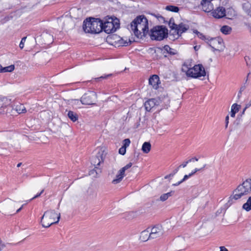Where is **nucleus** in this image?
I'll return each mask as SVG.
<instances>
[{
  "label": "nucleus",
  "instance_id": "nucleus-1",
  "mask_svg": "<svg viewBox=\"0 0 251 251\" xmlns=\"http://www.w3.org/2000/svg\"><path fill=\"white\" fill-rule=\"evenodd\" d=\"M131 29L138 38L142 39L148 32V22L143 15L137 16L130 24Z\"/></svg>",
  "mask_w": 251,
  "mask_h": 251
},
{
  "label": "nucleus",
  "instance_id": "nucleus-2",
  "mask_svg": "<svg viewBox=\"0 0 251 251\" xmlns=\"http://www.w3.org/2000/svg\"><path fill=\"white\" fill-rule=\"evenodd\" d=\"M102 20L90 17L83 21V29L85 33L98 34L102 31Z\"/></svg>",
  "mask_w": 251,
  "mask_h": 251
},
{
  "label": "nucleus",
  "instance_id": "nucleus-3",
  "mask_svg": "<svg viewBox=\"0 0 251 251\" xmlns=\"http://www.w3.org/2000/svg\"><path fill=\"white\" fill-rule=\"evenodd\" d=\"M60 218V214H58L54 210H49L44 213L41 222L43 227H49L51 225L57 223Z\"/></svg>",
  "mask_w": 251,
  "mask_h": 251
},
{
  "label": "nucleus",
  "instance_id": "nucleus-4",
  "mask_svg": "<svg viewBox=\"0 0 251 251\" xmlns=\"http://www.w3.org/2000/svg\"><path fill=\"white\" fill-rule=\"evenodd\" d=\"M149 34L151 40L161 41L168 37V29L163 25L155 26L151 29Z\"/></svg>",
  "mask_w": 251,
  "mask_h": 251
},
{
  "label": "nucleus",
  "instance_id": "nucleus-5",
  "mask_svg": "<svg viewBox=\"0 0 251 251\" xmlns=\"http://www.w3.org/2000/svg\"><path fill=\"white\" fill-rule=\"evenodd\" d=\"M251 192V178L247 179L241 184L239 185L233 191L236 193L234 198L240 199L242 196L247 195Z\"/></svg>",
  "mask_w": 251,
  "mask_h": 251
},
{
  "label": "nucleus",
  "instance_id": "nucleus-6",
  "mask_svg": "<svg viewBox=\"0 0 251 251\" xmlns=\"http://www.w3.org/2000/svg\"><path fill=\"white\" fill-rule=\"evenodd\" d=\"M188 76L197 78L206 75L204 68L201 64L195 65L193 67L188 68L186 72Z\"/></svg>",
  "mask_w": 251,
  "mask_h": 251
},
{
  "label": "nucleus",
  "instance_id": "nucleus-7",
  "mask_svg": "<svg viewBox=\"0 0 251 251\" xmlns=\"http://www.w3.org/2000/svg\"><path fill=\"white\" fill-rule=\"evenodd\" d=\"M97 98V95L94 91H88L85 93L81 98L80 101L82 104L93 105Z\"/></svg>",
  "mask_w": 251,
  "mask_h": 251
},
{
  "label": "nucleus",
  "instance_id": "nucleus-8",
  "mask_svg": "<svg viewBox=\"0 0 251 251\" xmlns=\"http://www.w3.org/2000/svg\"><path fill=\"white\" fill-rule=\"evenodd\" d=\"M208 44L213 51L223 50L224 47L223 40L220 37L210 38L208 40Z\"/></svg>",
  "mask_w": 251,
  "mask_h": 251
},
{
  "label": "nucleus",
  "instance_id": "nucleus-9",
  "mask_svg": "<svg viewBox=\"0 0 251 251\" xmlns=\"http://www.w3.org/2000/svg\"><path fill=\"white\" fill-rule=\"evenodd\" d=\"M10 100L5 97H0V113L7 114L12 110Z\"/></svg>",
  "mask_w": 251,
  "mask_h": 251
},
{
  "label": "nucleus",
  "instance_id": "nucleus-10",
  "mask_svg": "<svg viewBox=\"0 0 251 251\" xmlns=\"http://www.w3.org/2000/svg\"><path fill=\"white\" fill-rule=\"evenodd\" d=\"M104 156L103 155V151H99L97 154L93 156L91 160V163L95 166V169H97L99 172L100 169H99V166L100 163L103 162Z\"/></svg>",
  "mask_w": 251,
  "mask_h": 251
},
{
  "label": "nucleus",
  "instance_id": "nucleus-11",
  "mask_svg": "<svg viewBox=\"0 0 251 251\" xmlns=\"http://www.w3.org/2000/svg\"><path fill=\"white\" fill-rule=\"evenodd\" d=\"M151 239H155L162 236L164 233L162 227L160 225H156L150 229Z\"/></svg>",
  "mask_w": 251,
  "mask_h": 251
},
{
  "label": "nucleus",
  "instance_id": "nucleus-12",
  "mask_svg": "<svg viewBox=\"0 0 251 251\" xmlns=\"http://www.w3.org/2000/svg\"><path fill=\"white\" fill-rule=\"evenodd\" d=\"M112 22H110V20H108L107 19V16L104 18V22H102V30L107 33H111L115 32L116 28L114 27L113 25H112Z\"/></svg>",
  "mask_w": 251,
  "mask_h": 251
},
{
  "label": "nucleus",
  "instance_id": "nucleus-13",
  "mask_svg": "<svg viewBox=\"0 0 251 251\" xmlns=\"http://www.w3.org/2000/svg\"><path fill=\"white\" fill-rule=\"evenodd\" d=\"M161 51H163L164 57H167L169 56H173L178 53L176 50L171 48L169 45H165L162 48H159Z\"/></svg>",
  "mask_w": 251,
  "mask_h": 251
},
{
  "label": "nucleus",
  "instance_id": "nucleus-14",
  "mask_svg": "<svg viewBox=\"0 0 251 251\" xmlns=\"http://www.w3.org/2000/svg\"><path fill=\"white\" fill-rule=\"evenodd\" d=\"M210 14L215 18L220 19L226 16V10L223 7L220 6L210 12Z\"/></svg>",
  "mask_w": 251,
  "mask_h": 251
},
{
  "label": "nucleus",
  "instance_id": "nucleus-15",
  "mask_svg": "<svg viewBox=\"0 0 251 251\" xmlns=\"http://www.w3.org/2000/svg\"><path fill=\"white\" fill-rule=\"evenodd\" d=\"M159 104V100L156 99H151L146 101L144 103L145 108L146 111H150L155 105Z\"/></svg>",
  "mask_w": 251,
  "mask_h": 251
},
{
  "label": "nucleus",
  "instance_id": "nucleus-16",
  "mask_svg": "<svg viewBox=\"0 0 251 251\" xmlns=\"http://www.w3.org/2000/svg\"><path fill=\"white\" fill-rule=\"evenodd\" d=\"M159 82V78L158 75H152L149 80V84L155 89H157L158 88Z\"/></svg>",
  "mask_w": 251,
  "mask_h": 251
},
{
  "label": "nucleus",
  "instance_id": "nucleus-17",
  "mask_svg": "<svg viewBox=\"0 0 251 251\" xmlns=\"http://www.w3.org/2000/svg\"><path fill=\"white\" fill-rule=\"evenodd\" d=\"M188 29V26L182 23H181L177 25V28L176 29L175 32H176L177 34L180 36L181 34L186 32Z\"/></svg>",
  "mask_w": 251,
  "mask_h": 251
},
{
  "label": "nucleus",
  "instance_id": "nucleus-18",
  "mask_svg": "<svg viewBox=\"0 0 251 251\" xmlns=\"http://www.w3.org/2000/svg\"><path fill=\"white\" fill-rule=\"evenodd\" d=\"M150 228H148L147 229L143 231L141 233V235L140 236V239L143 242H145L148 241L149 239H151L150 238Z\"/></svg>",
  "mask_w": 251,
  "mask_h": 251
},
{
  "label": "nucleus",
  "instance_id": "nucleus-19",
  "mask_svg": "<svg viewBox=\"0 0 251 251\" xmlns=\"http://www.w3.org/2000/svg\"><path fill=\"white\" fill-rule=\"evenodd\" d=\"M107 19L108 20H110V22H112V23L114 27L116 28V30L117 29L120 28V21L119 20L115 17V16H107Z\"/></svg>",
  "mask_w": 251,
  "mask_h": 251
},
{
  "label": "nucleus",
  "instance_id": "nucleus-20",
  "mask_svg": "<svg viewBox=\"0 0 251 251\" xmlns=\"http://www.w3.org/2000/svg\"><path fill=\"white\" fill-rule=\"evenodd\" d=\"M125 176V173H122V170L120 169L118 172V174L116 175V178L112 180V183L117 184L119 183L123 178Z\"/></svg>",
  "mask_w": 251,
  "mask_h": 251
},
{
  "label": "nucleus",
  "instance_id": "nucleus-21",
  "mask_svg": "<svg viewBox=\"0 0 251 251\" xmlns=\"http://www.w3.org/2000/svg\"><path fill=\"white\" fill-rule=\"evenodd\" d=\"M241 107L240 105H239L237 103H234L231 106V113H230V116L231 117H234L235 116V114L237 112L239 111V108Z\"/></svg>",
  "mask_w": 251,
  "mask_h": 251
},
{
  "label": "nucleus",
  "instance_id": "nucleus-22",
  "mask_svg": "<svg viewBox=\"0 0 251 251\" xmlns=\"http://www.w3.org/2000/svg\"><path fill=\"white\" fill-rule=\"evenodd\" d=\"M67 116L68 118L73 122H76L78 118V115L72 111H68Z\"/></svg>",
  "mask_w": 251,
  "mask_h": 251
},
{
  "label": "nucleus",
  "instance_id": "nucleus-23",
  "mask_svg": "<svg viewBox=\"0 0 251 251\" xmlns=\"http://www.w3.org/2000/svg\"><path fill=\"white\" fill-rule=\"evenodd\" d=\"M151 149V144L150 142H145L142 147V150L144 153H148Z\"/></svg>",
  "mask_w": 251,
  "mask_h": 251
},
{
  "label": "nucleus",
  "instance_id": "nucleus-24",
  "mask_svg": "<svg viewBox=\"0 0 251 251\" xmlns=\"http://www.w3.org/2000/svg\"><path fill=\"white\" fill-rule=\"evenodd\" d=\"M15 110L19 114L24 113L26 112L25 107L23 104L21 103L16 106Z\"/></svg>",
  "mask_w": 251,
  "mask_h": 251
},
{
  "label": "nucleus",
  "instance_id": "nucleus-25",
  "mask_svg": "<svg viewBox=\"0 0 251 251\" xmlns=\"http://www.w3.org/2000/svg\"><path fill=\"white\" fill-rule=\"evenodd\" d=\"M165 9L167 11L177 13L179 11V8L178 6L173 5H169L166 6Z\"/></svg>",
  "mask_w": 251,
  "mask_h": 251
},
{
  "label": "nucleus",
  "instance_id": "nucleus-26",
  "mask_svg": "<svg viewBox=\"0 0 251 251\" xmlns=\"http://www.w3.org/2000/svg\"><path fill=\"white\" fill-rule=\"evenodd\" d=\"M242 208L247 211L251 210V196L248 198L247 202L243 204Z\"/></svg>",
  "mask_w": 251,
  "mask_h": 251
},
{
  "label": "nucleus",
  "instance_id": "nucleus-27",
  "mask_svg": "<svg viewBox=\"0 0 251 251\" xmlns=\"http://www.w3.org/2000/svg\"><path fill=\"white\" fill-rule=\"evenodd\" d=\"M174 193V191H171L167 193L163 194L160 197V200L164 201L167 200L170 197L172 196Z\"/></svg>",
  "mask_w": 251,
  "mask_h": 251
},
{
  "label": "nucleus",
  "instance_id": "nucleus-28",
  "mask_svg": "<svg viewBox=\"0 0 251 251\" xmlns=\"http://www.w3.org/2000/svg\"><path fill=\"white\" fill-rule=\"evenodd\" d=\"M231 31V28L228 25H224L221 28V31L225 35L230 33Z\"/></svg>",
  "mask_w": 251,
  "mask_h": 251
},
{
  "label": "nucleus",
  "instance_id": "nucleus-29",
  "mask_svg": "<svg viewBox=\"0 0 251 251\" xmlns=\"http://www.w3.org/2000/svg\"><path fill=\"white\" fill-rule=\"evenodd\" d=\"M168 25H169V26L170 28L172 30H175L177 28V25L175 24V20H174V19L173 18H171L170 19L169 23H168Z\"/></svg>",
  "mask_w": 251,
  "mask_h": 251
},
{
  "label": "nucleus",
  "instance_id": "nucleus-30",
  "mask_svg": "<svg viewBox=\"0 0 251 251\" xmlns=\"http://www.w3.org/2000/svg\"><path fill=\"white\" fill-rule=\"evenodd\" d=\"M194 32L196 33L197 34L198 37H199L200 39L203 40L207 41V43L208 42V40H209V38H207L202 33L200 32L197 30H194Z\"/></svg>",
  "mask_w": 251,
  "mask_h": 251
},
{
  "label": "nucleus",
  "instance_id": "nucleus-31",
  "mask_svg": "<svg viewBox=\"0 0 251 251\" xmlns=\"http://www.w3.org/2000/svg\"><path fill=\"white\" fill-rule=\"evenodd\" d=\"M15 69V66L14 65H11L10 66L3 67L2 73L6 72H12Z\"/></svg>",
  "mask_w": 251,
  "mask_h": 251
},
{
  "label": "nucleus",
  "instance_id": "nucleus-32",
  "mask_svg": "<svg viewBox=\"0 0 251 251\" xmlns=\"http://www.w3.org/2000/svg\"><path fill=\"white\" fill-rule=\"evenodd\" d=\"M236 193H235L234 194H233V192L232 195H231L230 196V197L229 198V200H228L227 203H226V204L228 205V206H230L233 203V200H237L239 199H236V198H234V196H235Z\"/></svg>",
  "mask_w": 251,
  "mask_h": 251
},
{
  "label": "nucleus",
  "instance_id": "nucleus-33",
  "mask_svg": "<svg viewBox=\"0 0 251 251\" xmlns=\"http://www.w3.org/2000/svg\"><path fill=\"white\" fill-rule=\"evenodd\" d=\"M178 170H179V167H177V168H176V169H175L173 171V173H171L169 175L166 176L164 178L165 179H167L170 177H173L178 172Z\"/></svg>",
  "mask_w": 251,
  "mask_h": 251
},
{
  "label": "nucleus",
  "instance_id": "nucleus-34",
  "mask_svg": "<svg viewBox=\"0 0 251 251\" xmlns=\"http://www.w3.org/2000/svg\"><path fill=\"white\" fill-rule=\"evenodd\" d=\"M206 165L204 164L203 167L201 168L198 169V168H195L193 171H192L191 173H190V174L192 176L194 175L197 172L201 171L203 170L205 167H206Z\"/></svg>",
  "mask_w": 251,
  "mask_h": 251
},
{
  "label": "nucleus",
  "instance_id": "nucleus-35",
  "mask_svg": "<svg viewBox=\"0 0 251 251\" xmlns=\"http://www.w3.org/2000/svg\"><path fill=\"white\" fill-rule=\"evenodd\" d=\"M130 143V140L128 138L125 139L123 140V145L122 146L126 148L128 147Z\"/></svg>",
  "mask_w": 251,
  "mask_h": 251
},
{
  "label": "nucleus",
  "instance_id": "nucleus-36",
  "mask_svg": "<svg viewBox=\"0 0 251 251\" xmlns=\"http://www.w3.org/2000/svg\"><path fill=\"white\" fill-rule=\"evenodd\" d=\"M132 165V163L131 162H129L127 165H126L125 166L123 167L121 170H122V173L124 172L125 173L126 170H127L128 169L130 168Z\"/></svg>",
  "mask_w": 251,
  "mask_h": 251
},
{
  "label": "nucleus",
  "instance_id": "nucleus-37",
  "mask_svg": "<svg viewBox=\"0 0 251 251\" xmlns=\"http://www.w3.org/2000/svg\"><path fill=\"white\" fill-rule=\"evenodd\" d=\"M119 153L121 155H125L126 153V148L122 146L119 149Z\"/></svg>",
  "mask_w": 251,
  "mask_h": 251
},
{
  "label": "nucleus",
  "instance_id": "nucleus-38",
  "mask_svg": "<svg viewBox=\"0 0 251 251\" xmlns=\"http://www.w3.org/2000/svg\"><path fill=\"white\" fill-rule=\"evenodd\" d=\"M26 37H24L23 38H22V40L19 44V47L21 49H23V48L24 47V43L26 40Z\"/></svg>",
  "mask_w": 251,
  "mask_h": 251
},
{
  "label": "nucleus",
  "instance_id": "nucleus-39",
  "mask_svg": "<svg viewBox=\"0 0 251 251\" xmlns=\"http://www.w3.org/2000/svg\"><path fill=\"white\" fill-rule=\"evenodd\" d=\"M112 75V74H109L108 75H102L99 77L97 78L96 79L99 80H100L101 79H106Z\"/></svg>",
  "mask_w": 251,
  "mask_h": 251
},
{
  "label": "nucleus",
  "instance_id": "nucleus-40",
  "mask_svg": "<svg viewBox=\"0 0 251 251\" xmlns=\"http://www.w3.org/2000/svg\"><path fill=\"white\" fill-rule=\"evenodd\" d=\"M192 176L190 174H189L188 175H185L183 178L181 179L183 182L185 181V180H186L187 179H188L189 178L191 177Z\"/></svg>",
  "mask_w": 251,
  "mask_h": 251
},
{
  "label": "nucleus",
  "instance_id": "nucleus-41",
  "mask_svg": "<svg viewBox=\"0 0 251 251\" xmlns=\"http://www.w3.org/2000/svg\"><path fill=\"white\" fill-rule=\"evenodd\" d=\"M228 123H229V116L227 115L225 119V123H226L225 127L226 128L228 126Z\"/></svg>",
  "mask_w": 251,
  "mask_h": 251
},
{
  "label": "nucleus",
  "instance_id": "nucleus-42",
  "mask_svg": "<svg viewBox=\"0 0 251 251\" xmlns=\"http://www.w3.org/2000/svg\"><path fill=\"white\" fill-rule=\"evenodd\" d=\"M44 190L43 189L40 193H38V194H37L34 197H33L31 199V200H33V199H35L37 198H38L39 197H40L41 196V195L44 192Z\"/></svg>",
  "mask_w": 251,
  "mask_h": 251
},
{
  "label": "nucleus",
  "instance_id": "nucleus-43",
  "mask_svg": "<svg viewBox=\"0 0 251 251\" xmlns=\"http://www.w3.org/2000/svg\"><path fill=\"white\" fill-rule=\"evenodd\" d=\"M4 247H5V245L2 243V240L0 239V251H1Z\"/></svg>",
  "mask_w": 251,
  "mask_h": 251
},
{
  "label": "nucleus",
  "instance_id": "nucleus-44",
  "mask_svg": "<svg viewBox=\"0 0 251 251\" xmlns=\"http://www.w3.org/2000/svg\"><path fill=\"white\" fill-rule=\"evenodd\" d=\"M187 162H186V161L184 162L182 164H181V165H180L178 167L180 168V167H183V168H185V167H186L187 165Z\"/></svg>",
  "mask_w": 251,
  "mask_h": 251
},
{
  "label": "nucleus",
  "instance_id": "nucleus-45",
  "mask_svg": "<svg viewBox=\"0 0 251 251\" xmlns=\"http://www.w3.org/2000/svg\"><path fill=\"white\" fill-rule=\"evenodd\" d=\"M251 105V102L250 101L249 103H247L246 104V106L244 108V111H246V110L249 108V107H250Z\"/></svg>",
  "mask_w": 251,
  "mask_h": 251
},
{
  "label": "nucleus",
  "instance_id": "nucleus-46",
  "mask_svg": "<svg viewBox=\"0 0 251 251\" xmlns=\"http://www.w3.org/2000/svg\"><path fill=\"white\" fill-rule=\"evenodd\" d=\"M182 182H183V181L182 180H181L179 181L178 182H177V183L173 184V185L176 186L180 185Z\"/></svg>",
  "mask_w": 251,
  "mask_h": 251
},
{
  "label": "nucleus",
  "instance_id": "nucleus-47",
  "mask_svg": "<svg viewBox=\"0 0 251 251\" xmlns=\"http://www.w3.org/2000/svg\"><path fill=\"white\" fill-rule=\"evenodd\" d=\"M220 251H228L225 247L222 246V247H220Z\"/></svg>",
  "mask_w": 251,
  "mask_h": 251
},
{
  "label": "nucleus",
  "instance_id": "nucleus-48",
  "mask_svg": "<svg viewBox=\"0 0 251 251\" xmlns=\"http://www.w3.org/2000/svg\"><path fill=\"white\" fill-rule=\"evenodd\" d=\"M247 13L251 17V6L248 10H247Z\"/></svg>",
  "mask_w": 251,
  "mask_h": 251
},
{
  "label": "nucleus",
  "instance_id": "nucleus-49",
  "mask_svg": "<svg viewBox=\"0 0 251 251\" xmlns=\"http://www.w3.org/2000/svg\"><path fill=\"white\" fill-rule=\"evenodd\" d=\"M191 159H192V161H198L199 160V158H198L196 157H192L191 158Z\"/></svg>",
  "mask_w": 251,
  "mask_h": 251
},
{
  "label": "nucleus",
  "instance_id": "nucleus-50",
  "mask_svg": "<svg viewBox=\"0 0 251 251\" xmlns=\"http://www.w3.org/2000/svg\"><path fill=\"white\" fill-rule=\"evenodd\" d=\"M3 67L1 64H0V73H2Z\"/></svg>",
  "mask_w": 251,
  "mask_h": 251
},
{
  "label": "nucleus",
  "instance_id": "nucleus-51",
  "mask_svg": "<svg viewBox=\"0 0 251 251\" xmlns=\"http://www.w3.org/2000/svg\"><path fill=\"white\" fill-rule=\"evenodd\" d=\"M194 49L195 50H198L200 49V46H195L194 47Z\"/></svg>",
  "mask_w": 251,
  "mask_h": 251
},
{
  "label": "nucleus",
  "instance_id": "nucleus-52",
  "mask_svg": "<svg viewBox=\"0 0 251 251\" xmlns=\"http://www.w3.org/2000/svg\"><path fill=\"white\" fill-rule=\"evenodd\" d=\"M23 205H22L20 208H19L16 211V213H19L23 208Z\"/></svg>",
  "mask_w": 251,
  "mask_h": 251
},
{
  "label": "nucleus",
  "instance_id": "nucleus-53",
  "mask_svg": "<svg viewBox=\"0 0 251 251\" xmlns=\"http://www.w3.org/2000/svg\"><path fill=\"white\" fill-rule=\"evenodd\" d=\"M186 162H187V164H188L189 162H193V161H192V159H191V158H190L189 160H188L187 161H186Z\"/></svg>",
  "mask_w": 251,
  "mask_h": 251
},
{
  "label": "nucleus",
  "instance_id": "nucleus-54",
  "mask_svg": "<svg viewBox=\"0 0 251 251\" xmlns=\"http://www.w3.org/2000/svg\"><path fill=\"white\" fill-rule=\"evenodd\" d=\"M128 43H127L126 42H125L124 43V45L123 46H127L128 45Z\"/></svg>",
  "mask_w": 251,
  "mask_h": 251
},
{
  "label": "nucleus",
  "instance_id": "nucleus-55",
  "mask_svg": "<svg viewBox=\"0 0 251 251\" xmlns=\"http://www.w3.org/2000/svg\"><path fill=\"white\" fill-rule=\"evenodd\" d=\"M22 163H19L17 164V167H20L21 165H22Z\"/></svg>",
  "mask_w": 251,
  "mask_h": 251
},
{
  "label": "nucleus",
  "instance_id": "nucleus-56",
  "mask_svg": "<svg viewBox=\"0 0 251 251\" xmlns=\"http://www.w3.org/2000/svg\"><path fill=\"white\" fill-rule=\"evenodd\" d=\"M245 111H244V109H243V111L242 112L241 115L244 114Z\"/></svg>",
  "mask_w": 251,
  "mask_h": 251
},
{
  "label": "nucleus",
  "instance_id": "nucleus-57",
  "mask_svg": "<svg viewBox=\"0 0 251 251\" xmlns=\"http://www.w3.org/2000/svg\"><path fill=\"white\" fill-rule=\"evenodd\" d=\"M6 18V21H8V17Z\"/></svg>",
  "mask_w": 251,
  "mask_h": 251
},
{
  "label": "nucleus",
  "instance_id": "nucleus-58",
  "mask_svg": "<svg viewBox=\"0 0 251 251\" xmlns=\"http://www.w3.org/2000/svg\"><path fill=\"white\" fill-rule=\"evenodd\" d=\"M96 174L98 173V172L97 171V170H96Z\"/></svg>",
  "mask_w": 251,
  "mask_h": 251
},
{
  "label": "nucleus",
  "instance_id": "nucleus-59",
  "mask_svg": "<svg viewBox=\"0 0 251 251\" xmlns=\"http://www.w3.org/2000/svg\"><path fill=\"white\" fill-rule=\"evenodd\" d=\"M0 12H1L0 11Z\"/></svg>",
  "mask_w": 251,
  "mask_h": 251
}]
</instances>
